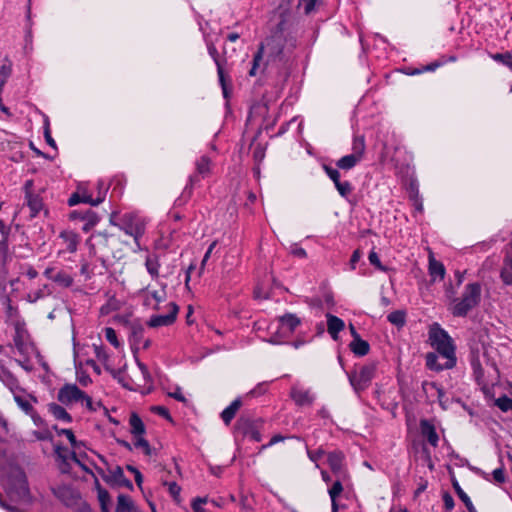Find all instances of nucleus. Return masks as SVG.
Segmentation results:
<instances>
[{
    "label": "nucleus",
    "mask_w": 512,
    "mask_h": 512,
    "mask_svg": "<svg viewBox=\"0 0 512 512\" xmlns=\"http://www.w3.org/2000/svg\"><path fill=\"white\" fill-rule=\"evenodd\" d=\"M25 50L32 51V33L30 30L25 34Z\"/></svg>",
    "instance_id": "nucleus-59"
},
{
    "label": "nucleus",
    "mask_w": 512,
    "mask_h": 512,
    "mask_svg": "<svg viewBox=\"0 0 512 512\" xmlns=\"http://www.w3.org/2000/svg\"><path fill=\"white\" fill-rule=\"evenodd\" d=\"M240 406L241 400L236 399L226 409L223 410L221 417L226 424L230 423V421L234 418Z\"/></svg>",
    "instance_id": "nucleus-29"
},
{
    "label": "nucleus",
    "mask_w": 512,
    "mask_h": 512,
    "mask_svg": "<svg viewBox=\"0 0 512 512\" xmlns=\"http://www.w3.org/2000/svg\"><path fill=\"white\" fill-rule=\"evenodd\" d=\"M44 136H45V139H46V142L52 147V148H56V143L54 141V139L52 138L51 134H50V131H49V128L46 127L45 131H44Z\"/></svg>",
    "instance_id": "nucleus-62"
},
{
    "label": "nucleus",
    "mask_w": 512,
    "mask_h": 512,
    "mask_svg": "<svg viewBox=\"0 0 512 512\" xmlns=\"http://www.w3.org/2000/svg\"><path fill=\"white\" fill-rule=\"evenodd\" d=\"M144 305L152 309H158L159 304L165 300L166 293L163 289L144 291Z\"/></svg>",
    "instance_id": "nucleus-14"
},
{
    "label": "nucleus",
    "mask_w": 512,
    "mask_h": 512,
    "mask_svg": "<svg viewBox=\"0 0 512 512\" xmlns=\"http://www.w3.org/2000/svg\"><path fill=\"white\" fill-rule=\"evenodd\" d=\"M152 410L155 413H157V414H159V415H161V416H163V417H165L167 419H171L168 410L165 407H163V406H155V407L152 408Z\"/></svg>",
    "instance_id": "nucleus-56"
},
{
    "label": "nucleus",
    "mask_w": 512,
    "mask_h": 512,
    "mask_svg": "<svg viewBox=\"0 0 512 512\" xmlns=\"http://www.w3.org/2000/svg\"><path fill=\"white\" fill-rule=\"evenodd\" d=\"M481 294V287L477 283H472L466 286L465 292L462 298L455 302L452 307V313L455 316H464L467 312L475 307Z\"/></svg>",
    "instance_id": "nucleus-5"
},
{
    "label": "nucleus",
    "mask_w": 512,
    "mask_h": 512,
    "mask_svg": "<svg viewBox=\"0 0 512 512\" xmlns=\"http://www.w3.org/2000/svg\"><path fill=\"white\" fill-rule=\"evenodd\" d=\"M207 503V498H195L192 501V509L194 512H205L203 505Z\"/></svg>",
    "instance_id": "nucleus-50"
},
{
    "label": "nucleus",
    "mask_w": 512,
    "mask_h": 512,
    "mask_svg": "<svg viewBox=\"0 0 512 512\" xmlns=\"http://www.w3.org/2000/svg\"><path fill=\"white\" fill-rule=\"evenodd\" d=\"M338 193L342 196V197H348L351 192H352V185L350 182L348 181H344V182H339L335 185Z\"/></svg>",
    "instance_id": "nucleus-42"
},
{
    "label": "nucleus",
    "mask_w": 512,
    "mask_h": 512,
    "mask_svg": "<svg viewBox=\"0 0 512 512\" xmlns=\"http://www.w3.org/2000/svg\"><path fill=\"white\" fill-rule=\"evenodd\" d=\"M57 399L65 406H72L80 403L89 411H96L99 403H94L85 392L80 390L75 384H65L62 386L57 394Z\"/></svg>",
    "instance_id": "nucleus-4"
},
{
    "label": "nucleus",
    "mask_w": 512,
    "mask_h": 512,
    "mask_svg": "<svg viewBox=\"0 0 512 512\" xmlns=\"http://www.w3.org/2000/svg\"><path fill=\"white\" fill-rule=\"evenodd\" d=\"M500 277L504 284L512 285V261L505 260Z\"/></svg>",
    "instance_id": "nucleus-34"
},
{
    "label": "nucleus",
    "mask_w": 512,
    "mask_h": 512,
    "mask_svg": "<svg viewBox=\"0 0 512 512\" xmlns=\"http://www.w3.org/2000/svg\"><path fill=\"white\" fill-rule=\"evenodd\" d=\"M291 253L299 258H305L306 257V251L301 247H294L291 251Z\"/></svg>",
    "instance_id": "nucleus-64"
},
{
    "label": "nucleus",
    "mask_w": 512,
    "mask_h": 512,
    "mask_svg": "<svg viewBox=\"0 0 512 512\" xmlns=\"http://www.w3.org/2000/svg\"><path fill=\"white\" fill-rule=\"evenodd\" d=\"M52 279L57 282L58 284H60L61 286H64V287H68L72 284L73 282V279L72 277L65 273V272H58L56 273Z\"/></svg>",
    "instance_id": "nucleus-38"
},
{
    "label": "nucleus",
    "mask_w": 512,
    "mask_h": 512,
    "mask_svg": "<svg viewBox=\"0 0 512 512\" xmlns=\"http://www.w3.org/2000/svg\"><path fill=\"white\" fill-rule=\"evenodd\" d=\"M105 337L108 342H110L114 347H119V341L116 336V332L113 328L107 327L105 328Z\"/></svg>",
    "instance_id": "nucleus-47"
},
{
    "label": "nucleus",
    "mask_w": 512,
    "mask_h": 512,
    "mask_svg": "<svg viewBox=\"0 0 512 512\" xmlns=\"http://www.w3.org/2000/svg\"><path fill=\"white\" fill-rule=\"evenodd\" d=\"M428 262V273L431 278V282L442 281L446 274L445 267L440 261L436 260L433 252L430 249Z\"/></svg>",
    "instance_id": "nucleus-11"
},
{
    "label": "nucleus",
    "mask_w": 512,
    "mask_h": 512,
    "mask_svg": "<svg viewBox=\"0 0 512 512\" xmlns=\"http://www.w3.org/2000/svg\"><path fill=\"white\" fill-rule=\"evenodd\" d=\"M166 485L168 486L170 495L174 498L175 501L179 502L181 487L176 482L166 483Z\"/></svg>",
    "instance_id": "nucleus-45"
},
{
    "label": "nucleus",
    "mask_w": 512,
    "mask_h": 512,
    "mask_svg": "<svg viewBox=\"0 0 512 512\" xmlns=\"http://www.w3.org/2000/svg\"><path fill=\"white\" fill-rule=\"evenodd\" d=\"M492 59L496 62H499L506 67H508L510 70H512V54L509 52L506 53H496L492 55Z\"/></svg>",
    "instance_id": "nucleus-36"
},
{
    "label": "nucleus",
    "mask_w": 512,
    "mask_h": 512,
    "mask_svg": "<svg viewBox=\"0 0 512 512\" xmlns=\"http://www.w3.org/2000/svg\"><path fill=\"white\" fill-rule=\"evenodd\" d=\"M145 266H146V269H147L148 273L152 277H157L158 276L160 264H159L157 256H155V255H148L146 257Z\"/></svg>",
    "instance_id": "nucleus-33"
},
{
    "label": "nucleus",
    "mask_w": 512,
    "mask_h": 512,
    "mask_svg": "<svg viewBox=\"0 0 512 512\" xmlns=\"http://www.w3.org/2000/svg\"><path fill=\"white\" fill-rule=\"evenodd\" d=\"M360 258L361 253L359 252V250L354 251L350 259L351 269H355V265L360 260Z\"/></svg>",
    "instance_id": "nucleus-61"
},
{
    "label": "nucleus",
    "mask_w": 512,
    "mask_h": 512,
    "mask_svg": "<svg viewBox=\"0 0 512 512\" xmlns=\"http://www.w3.org/2000/svg\"><path fill=\"white\" fill-rule=\"evenodd\" d=\"M366 150L364 136H354L352 141V153L360 159L364 158Z\"/></svg>",
    "instance_id": "nucleus-28"
},
{
    "label": "nucleus",
    "mask_w": 512,
    "mask_h": 512,
    "mask_svg": "<svg viewBox=\"0 0 512 512\" xmlns=\"http://www.w3.org/2000/svg\"><path fill=\"white\" fill-rule=\"evenodd\" d=\"M33 435L38 440H47L51 438V434L48 430H41L33 432Z\"/></svg>",
    "instance_id": "nucleus-54"
},
{
    "label": "nucleus",
    "mask_w": 512,
    "mask_h": 512,
    "mask_svg": "<svg viewBox=\"0 0 512 512\" xmlns=\"http://www.w3.org/2000/svg\"><path fill=\"white\" fill-rule=\"evenodd\" d=\"M178 312V307L174 303H169V313L166 315H155L149 320L150 327H161L172 324Z\"/></svg>",
    "instance_id": "nucleus-12"
},
{
    "label": "nucleus",
    "mask_w": 512,
    "mask_h": 512,
    "mask_svg": "<svg viewBox=\"0 0 512 512\" xmlns=\"http://www.w3.org/2000/svg\"><path fill=\"white\" fill-rule=\"evenodd\" d=\"M196 166H197V172L199 174H201L202 176H205V175L209 174V172H210V166H211L210 159L203 156L197 162Z\"/></svg>",
    "instance_id": "nucleus-39"
},
{
    "label": "nucleus",
    "mask_w": 512,
    "mask_h": 512,
    "mask_svg": "<svg viewBox=\"0 0 512 512\" xmlns=\"http://www.w3.org/2000/svg\"><path fill=\"white\" fill-rule=\"evenodd\" d=\"M291 397L295 401L297 405H310L314 401L315 397L310 392V390H306L304 388L294 386L291 390Z\"/></svg>",
    "instance_id": "nucleus-16"
},
{
    "label": "nucleus",
    "mask_w": 512,
    "mask_h": 512,
    "mask_svg": "<svg viewBox=\"0 0 512 512\" xmlns=\"http://www.w3.org/2000/svg\"><path fill=\"white\" fill-rule=\"evenodd\" d=\"M343 454L341 452H331L327 454V462L335 475H344L342 469Z\"/></svg>",
    "instance_id": "nucleus-21"
},
{
    "label": "nucleus",
    "mask_w": 512,
    "mask_h": 512,
    "mask_svg": "<svg viewBox=\"0 0 512 512\" xmlns=\"http://www.w3.org/2000/svg\"><path fill=\"white\" fill-rule=\"evenodd\" d=\"M82 221H85L82 227L83 231L89 232L99 222V218L95 213L89 211Z\"/></svg>",
    "instance_id": "nucleus-35"
},
{
    "label": "nucleus",
    "mask_w": 512,
    "mask_h": 512,
    "mask_svg": "<svg viewBox=\"0 0 512 512\" xmlns=\"http://www.w3.org/2000/svg\"><path fill=\"white\" fill-rule=\"evenodd\" d=\"M236 51V48L235 47H228L227 44L224 45L223 47V54H224V58H225V62L232 58L233 54L235 53Z\"/></svg>",
    "instance_id": "nucleus-57"
},
{
    "label": "nucleus",
    "mask_w": 512,
    "mask_h": 512,
    "mask_svg": "<svg viewBox=\"0 0 512 512\" xmlns=\"http://www.w3.org/2000/svg\"><path fill=\"white\" fill-rule=\"evenodd\" d=\"M48 410L51 415L58 421H62L64 423H70L72 421L71 415L66 411L64 407L60 406L59 404H49Z\"/></svg>",
    "instance_id": "nucleus-22"
},
{
    "label": "nucleus",
    "mask_w": 512,
    "mask_h": 512,
    "mask_svg": "<svg viewBox=\"0 0 512 512\" xmlns=\"http://www.w3.org/2000/svg\"><path fill=\"white\" fill-rule=\"evenodd\" d=\"M130 431L135 436H142L145 433V426L137 414H132L129 419Z\"/></svg>",
    "instance_id": "nucleus-26"
},
{
    "label": "nucleus",
    "mask_w": 512,
    "mask_h": 512,
    "mask_svg": "<svg viewBox=\"0 0 512 512\" xmlns=\"http://www.w3.org/2000/svg\"><path fill=\"white\" fill-rule=\"evenodd\" d=\"M54 430L59 436H65L72 448V451H69L60 445L55 446V454L58 460L62 461L60 469L63 472H67L68 468H70L72 464H75L80 466L83 470L91 472L89 466L82 460V443L76 440L73 431L71 429H59L57 426H54Z\"/></svg>",
    "instance_id": "nucleus-1"
},
{
    "label": "nucleus",
    "mask_w": 512,
    "mask_h": 512,
    "mask_svg": "<svg viewBox=\"0 0 512 512\" xmlns=\"http://www.w3.org/2000/svg\"><path fill=\"white\" fill-rule=\"evenodd\" d=\"M374 364L364 365L349 374V381L356 392L366 389L375 376Z\"/></svg>",
    "instance_id": "nucleus-6"
},
{
    "label": "nucleus",
    "mask_w": 512,
    "mask_h": 512,
    "mask_svg": "<svg viewBox=\"0 0 512 512\" xmlns=\"http://www.w3.org/2000/svg\"><path fill=\"white\" fill-rule=\"evenodd\" d=\"M336 476H337L336 481L333 483L332 487L328 490L329 496H330L331 502H332V510L333 511H337V509H338V506L336 503V498L343 491V486H342L341 480L345 477V474L344 475H336Z\"/></svg>",
    "instance_id": "nucleus-24"
},
{
    "label": "nucleus",
    "mask_w": 512,
    "mask_h": 512,
    "mask_svg": "<svg viewBox=\"0 0 512 512\" xmlns=\"http://www.w3.org/2000/svg\"><path fill=\"white\" fill-rule=\"evenodd\" d=\"M8 258V243L7 239L3 238L0 241V265H4Z\"/></svg>",
    "instance_id": "nucleus-46"
},
{
    "label": "nucleus",
    "mask_w": 512,
    "mask_h": 512,
    "mask_svg": "<svg viewBox=\"0 0 512 512\" xmlns=\"http://www.w3.org/2000/svg\"><path fill=\"white\" fill-rule=\"evenodd\" d=\"M426 362H427V366L434 370H441V369L446 368L444 366V364H441V365L437 364V356L433 353H429L426 356Z\"/></svg>",
    "instance_id": "nucleus-44"
},
{
    "label": "nucleus",
    "mask_w": 512,
    "mask_h": 512,
    "mask_svg": "<svg viewBox=\"0 0 512 512\" xmlns=\"http://www.w3.org/2000/svg\"><path fill=\"white\" fill-rule=\"evenodd\" d=\"M459 496H460L461 500L465 503L466 507L470 511H472L473 505H472V502H471L470 498L463 491L459 492Z\"/></svg>",
    "instance_id": "nucleus-60"
},
{
    "label": "nucleus",
    "mask_w": 512,
    "mask_h": 512,
    "mask_svg": "<svg viewBox=\"0 0 512 512\" xmlns=\"http://www.w3.org/2000/svg\"><path fill=\"white\" fill-rule=\"evenodd\" d=\"M207 49H208L209 55L213 58L214 62L217 65V72H218V76H219V81L222 86L223 96H228L229 92H228L226 84H225V76H224V63H223L222 59L220 58L216 47L213 44H208Z\"/></svg>",
    "instance_id": "nucleus-13"
},
{
    "label": "nucleus",
    "mask_w": 512,
    "mask_h": 512,
    "mask_svg": "<svg viewBox=\"0 0 512 512\" xmlns=\"http://www.w3.org/2000/svg\"><path fill=\"white\" fill-rule=\"evenodd\" d=\"M61 238L65 241L67 250L69 252L76 251L78 245V237L75 233L70 231L62 232Z\"/></svg>",
    "instance_id": "nucleus-32"
},
{
    "label": "nucleus",
    "mask_w": 512,
    "mask_h": 512,
    "mask_svg": "<svg viewBox=\"0 0 512 512\" xmlns=\"http://www.w3.org/2000/svg\"><path fill=\"white\" fill-rule=\"evenodd\" d=\"M98 500L101 505V509L103 512L109 511L110 497L106 490L102 489L98 486Z\"/></svg>",
    "instance_id": "nucleus-37"
},
{
    "label": "nucleus",
    "mask_w": 512,
    "mask_h": 512,
    "mask_svg": "<svg viewBox=\"0 0 512 512\" xmlns=\"http://www.w3.org/2000/svg\"><path fill=\"white\" fill-rule=\"evenodd\" d=\"M127 468L130 472H132L134 474L135 481H136L137 485L140 486L143 481V477H142V474L140 473V471L133 466H128Z\"/></svg>",
    "instance_id": "nucleus-55"
},
{
    "label": "nucleus",
    "mask_w": 512,
    "mask_h": 512,
    "mask_svg": "<svg viewBox=\"0 0 512 512\" xmlns=\"http://www.w3.org/2000/svg\"><path fill=\"white\" fill-rule=\"evenodd\" d=\"M421 433L427 438L428 442L436 447L438 445L439 437L436 433L434 425L428 420H422L420 422Z\"/></svg>",
    "instance_id": "nucleus-19"
},
{
    "label": "nucleus",
    "mask_w": 512,
    "mask_h": 512,
    "mask_svg": "<svg viewBox=\"0 0 512 512\" xmlns=\"http://www.w3.org/2000/svg\"><path fill=\"white\" fill-rule=\"evenodd\" d=\"M369 261L372 265H374L378 269L383 270V271L385 270V267L382 266L379 256L375 251H371L369 253Z\"/></svg>",
    "instance_id": "nucleus-52"
},
{
    "label": "nucleus",
    "mask_w": 512,
    "mask_h": 512,
    "mask_svg": "<svg viewBox=\"0 0 512 512\" xmlns=\"http://www.w3.org/2000/svg\"><path fill=\"white\" fill-rule=\"evenodd\" d=\"M266 46L262 44L258 50V52L253 56L252 59V66L249 70L250 76H257L261 74L264 71L265 68V61H264V53H265Z\"/></svg>",
    "instance_id": "nucleus-17"
},
{
    "label": "nucleus",
    "mask_w": 512,
    "mask_h": 512,
    "mask_svg": "<svg viewBox=\"0 0 512 512\" xmlns=\"http://www.w3.org/2000/svg\"><path fill=\"white\" fill-rule=\"evenodd\" d=\"M326 318L328 333L334 340H338L339 332L342 331L345 327L344 321L332 314H327Z\"/></svg>",
    "instance_id": "nucleus-18"
},
{
    "label": "nucleus",
    "mask_w": 512,
    "mask_h": 512,
    "mask_svg": "<svg viewBox=\"0 0 512 512\" xmlns=\"http://www.w3.org/2000/svg\"><path fill=\"white\" fill-rule=\"evenodd\" d=\"M324 170L335 185L340 182V173L337 169H334L329 166H324Z\"/></svg>",
    "instance_id": "nucleus-49"
},
{
    "label": "nucleus",
    "mask_w": 512,
    "mask_h": 512,
    "mask_svg": "<svg viewBox=\"0 0 512 512\" xmlns=\"http://www.w3.org/2000/svg\"><path fill=\"white\" fill-rule=\"evenodd\" d=\"M362 159L355 156L354 154H349L341 157L337 162L336 166L342 170H350L354 168Z\"/></svg>",
    "instance_id": "nucleus-25"
},
{
    "label": "nucleus",
    "mask_w": 512,
    "mask_h": 512,
    "mask_svg": "<svg viewBox=\"0 0 512 512\" xmlns=\"http://www.w3.org/2000/svg\"><path fill=\"white\" fill-rule=\"evenodd\" d=\"M423 390L428 396H436L440 405L443 408H447L448 398L445 396V392L435 382H424Z\"/></svg>",
    "instance_id": "nucleus-15"
},
{
    "label": "nucleus",
    "mask_w": 512,
    "mask_h": 512,
    "mask_svg": "<svg viewBox=\"0 0 512 512\" xmlns=\"http://www.w3.org/2000/svg\"><path fill=\"white\" fill-rule=\"evenodd\" d=\"M54 495L68 507L79 506L81 497L70 485L62 484L53 488Z\"/></svg>",
    "instance_id": "nucleus-9"
},
{
    "label": "nucleus",
    "mask_w": 512,
    "mask_h": 512,
    "mask_svg": "<svg viewBox=\"0 0 512 512\" xmlns=\"http://www.w3.org/2000/svg\"><path fill=\"white\" fill-rule=\"evenodd\" d=\"M388 320L396 326H403L405 323V313L403 311H394L388 315Z\"/></svg>",
    "instance_id": "nucleus-40"
},
{
    "label": "nucleus",
    "mask_w": 512,
    "mask_h": 512,
    "mask_svg": "<svg viewBox=\"0 0 512 512\" xmlns=\"http://www.w3.org/2000/svg\"><path fill=\"white\" fill-rule=\"evenodd\" d=\"M77 381L79 382L80 385H82L84 387L88 386L92 382V380L88 374H86L85 372L79 371L78 369H77Z\"/></svg>",
    "instance_id": "nucleus-51"
},
{
    "label": "nucleus",
    "mask_w": 512,
    "mask_h": 512,
    "mask_svg": "<svg viewBox=\"0 0 512 512\" xmlns=\"http://www.w3.org/2000/svg\"><path fill=\"white\" fill-rule=\"evenodd\" d=\"M319 3V0H301L300 5L303 6L305 14L312 13L317 4Z\"/></svg>",
    "instance_id": "nucleus-48"
},
{
    "label": "nucleus",
    "mask_w": 512,
    "mask_h": 512,
    "mask_svg": "<svg viewBox=\"0 0 512 512\" xmlns=\"http://www.w3.org/2000/svg\"><path fill=\"white\" fill-rule=\"evenodd\" d=\"M216 246V242H212L208 248V250L206 251L204 257H203V260H202V263H201V270L204 268L207 260L209 259L213 249L215 248Z\"/></svg>",
    "instance_id": "nucleus-58"
},
{
    "label": "nucleus",
    "mask_w": 512,
    "mask_h": 512,
    "mask_svg": "<svg viewBox=\"0 0 512 512\" xmlns=\"http://www.w3.org/2000/svg\"><path fill=\"white\" fill-rule=\"evenodd\" d=\"M264 155V148H262L261 146H257L254 150V158L258 161H261L264 158Z\"/></svg>",
    "instance_id": "nucleus-63"
},
{
    "label": "nucleus",
    "mask_w": 512,
    "mask_h": 512,
    "mask_svg": "<svg viewBox=\"0 0 512 512\" xmlns=\"http://www.w3.org/2000/svg\"><path fill=\"white\" fill-rule=\"evenodd\" d=\"M106 196V188L103 187V190L99 191L96 197L90 193L84 185H80L77 188V191L71 195L68 200V204L70 206H74L79 203H87L92 206H97L102 203Z\"/></svg>",
    "instance_id": "nucleus-8"
},
{
    "label": "nucleus",
    "mask_w": 512,
    "mask_h": 512,
    "mask_svg": "<svg viewBox=\"0 0 512 512\" xmlns=\"http://www.w3.org/2000/svg\"><path fill=\"white\" fill-rule=\"evenodd\" d=\"M301 319L293 313H286L279 317L278 336L272 337V343H280L282 338L289 337L301 325Z\"/></svg>",
    "instance_id": "nucleus-7"
},
{
    "label": "nucleus",
    "mask_w": 512,
    "mask_h": 512,
    "mask_svg": "<svg viewBox=\"0 0 512 512\" xmlns=\"http://www.w3.org/2000/svg\"><path fill=\"white\" fill-rule=\"evenodd\" d=\"M135 438H136L135 442H134L135 447L142 449L144 454L151 455L152 449H151L149 443L144 438H142V436H138Z\"/></svg>",
    "instance_id": "nucleus-43"
},
{
    "label": "nucleus",
    "mask_w": 512,
    "mask_h": 512,
    "mask_svg": "<svg viewBox=\"0 0 512 512\" xmlns=\"http://www.w3.org/2000/svg\"><path fill=\"white\" fill-rule=\"evenodd\" d=\"M429 341L445 359L444 366L446 369L452 368L456 363L455 348L450 336L439 326V324L434 323L430 326Z\"/></svg>",
    "instance_id": "nucleus-2"
},
{
    "label": "nucleus",
    "mask_w": 512,
    "mask_h": 512,
    "mask_svg": "<svg viewBox=\"0 0 512 512\" xmlns=\"http://www.w3.org/2000/svg\"><path fill=\"white\" fill-rule=\"evenodd\" d=\"M495 405L503 412L512 410V399L506 396L495 400Z\"/></svg>",
    "instance_id": "nucleus-41"
},
{
    "label": "nucleus",
    "mask_w": 512,
    "mask_h": 512,
    "mask_svg": "<svg viewBox=\"0 0 512 512\" xmlns=\"http://www.w3.org/2000/svg\"><path fill=\"white\" fill-rule=\"evenodd\" d=\"M369 344L365 340H362L360 337H356L350 343V349L352 352L358 356H364L369 352Z\"/></svg>",
    "instance_id": "nucleus-27"
},
{
    "label": "nucleus",
    "mask_w": 512,
    "mask_h": 512,
    "mask_svg": "<svg viewBox=\"0 0 512 512\" xmlns=\"http://www.w3.org/2000/svg\"><path fill=\"white\" fill-rule=\"evenodd\" d=\"M116 512H138L131 499L125 495L118 497Z\"/></svg>",
    "instance_id": "nucleus-30"
},
{
    "label": "nucleus",
    "mask_w": 512,
    "mask_h": 512,
    "mask_svg": "<svg viewBox=\"0 0 512 512\" xmlns=\"http://www.w3.org/2000/svg\"><path fill=\"white\" fill-rule=\"evenodd\" d=\"M168 395L170 397H173L174 399L180 401V402H183V403L187 402L186 397L184 396V394L182 393V391H181V389L179 387H176L174 389V391L169 392Z\"/></svg>",
    "instance_id": "nucleus-53"
},
{
    "label": "nucleus",
    "mask_w": 512,
    "mask_h": 512,
    "mask_svg": "<svg viewBox=\"0 0 512 512\" xmlns=\"http://www.w3.org/2000/svg\"><path fill=\"white\" fill-rule=\"evenodd\" d=\"M14 477L16 480L15 489L17 495L23 498L26 497L28 495V486L24 473L17 469L14 471Z\"/></svg>",
    "instance_id": "nucleus-23"
},
{
    "label": "nucleus",
    "mask_w": 512,
    "mask_h": 512,
    "mask_svg": "<svg viewBox=\"0 0 512 512\" xmlns=\"http://www.w3.org/2000/svg\"><path fill=\"white\" fill-rule=\"evenodd\" d=\"M444 64L443 61H434L427 65H421L420 67H405L402 69V72L409 76L419 75L424 72H434L436 69L441 67Z\"/></svg>",
    "instance_id": "nucleus-20"
},
{
    "label": "nucleus",
    "mask_w": 512,
    "mask_h": 512,
    "mask_svg": "<svg viewBox=\"0 0 512 512\" xmlns=\"http://www.w3.org/2000/svg\"><path fill=\"white\" fill-rule=\"evenodd\" d=\"M115 218V214L111 215L110 222L119 227L120 230L125 232V234L131 236L134 239L137 248L140 249L139 240L145 233V219L139 214L133 212L125 213L118 219V222H115Z\"/></svg>",
    "instance_id": "nucleus-3"
},
{
    "label": "nucleus",
    "mask_w": 512,
    "mask_h": 512,
    "mask_svg": "<svg viewBox=\"0 0 512 512\" xmlns=\"http://www.w3.org/2000/svg\"><path fill=\"white\" fill-rule=\"evenodd\" d=\"M26 200H27V205L29 206V208L32 211V216H35L36 214H38L41 211L43 204H42L41 198L38 195H36L34 193L26 195Z\"/></svg>",
    "instance_id": "nucleus-31"
},
{
    "label": "nucleus",
    "mask_w": 512,
    "mask_h": 512,
    "mask_svg": "<svg viewBox=\"0 0 512 512\" xmlns=\"http://www.w3.org/2000/svg\"><path fill=\"white\" fill-rule=\"evenodd\" d=\"M13 398L18 407L26 414H31L37 399L23 389L16 388L12 390Z\"/></svg>",
    "instance_id": "nucleus-10"
}]
</instances>
